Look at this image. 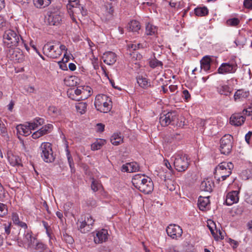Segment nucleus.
<instances>
[{"label":"nucleus","instance_id":"nucleus-9","mask_svg":"<svg viewBox=\"0 0 252 252\" xmlns=\"http://www.w3.org/2000/svg\"><path fill=\"white\" fill-rule=\"evenodd\" d=\"M237 69V64L234 61L222 63L218 69L220 74L234 73Z\"/></svg>","mask_w":252,"mask_h":252},{"label":"nucleus","instance_id":"nucleus-19","mask_svg":"<svg viewBox=\"0 0 252 252\" xmlns=\"http://www.w3.org/2000/svg\"><path fill=\"white\" fill-rule=\"evenodd\" d=\"M35 240L36 238L32 236V233L31 230L25 231L23 240H21L23 243H27L28 247H31L33 246Z\"/></svg>","mask_w":252,"mask_h":252},{"label":"nucleus","instance_id":"nucleus-59","mask_svg":"<svg viewBox=\"0 0 252 252\" xmlns=\"http://www.w3.org/2000/svg\"><path fill=\"white\" fill-rule=\"evenodd\" d=\"M17 2L20 3L24 7L26 8L31 0H16Z\"/></svg>","mask_w":252,"mask_h":252},{"label":"nucleus","instance_id":"nucleus-5","mask_svg":"<svg viewBox=\"0 0 252 252\" xmlns=\"http://www.w3.org/2000/svg\"><path fill=\"white\" fill-rule=\"evenodd\" d=\"M173 160L174 166L179 172H183L186 170L189 165V161L186 155H176L172 158Z\"/></svg>","mask_w":252,"mask_h":252},{"label":"nucleus","instance_id":"nucleus-15","mask_svg":"<svg viewBox=\"0 0 252 252\" xmlns=\"http://www.w3.org/2000/svg\"><path fill=\"white\" fill-rule=\"evenodd\" d=\"M108 231L106 229H101L96 231V235L94 237V242L95 244L102 243L108 239Z\"/></svg>","mask_w":252,"mask_h":252},{"label":"nucleus","instance_id":"nucleus-55","mask_svg":"<svg viewBox=\"0 0 252 252\" xmlns=\"http://www.w3.org/2000/svg\"><path fill=\"white\" fill-rule=\"evenodd\" d=\"M12 220L13 223L17 225L18 223H20V220L17 213H13L12 214Z\"/></svg>","mask_w":252,"mask_h":252},{"label":"nucleus","instance_id":"nucleus-37","mask_svg":"<svg viewBox=\"0 0 252 252\" xmlns=\"http://www.w3.org/2000/svg\"><path fill=\"white\" fill-rule=\"evenodd\" d=\"M171 172L166 171L165 172L164 170L160 171L158 175L159 177L164 181L166 182L168 180H170V178L171 177Z\"/></svg>","mask_w":252,"mask_h":252},{"label":"nucleus","instance_id":"nucleus-43","mask_svg":"<svg viewBox=\"0 0 252 252\" xmlns=\"http://www.w3.org/2000/svg\"><path fill=\"white\" fill-rule=\"evenodd\" d=\"M149 65L151 67L155 68L158 66H162L163 63L161 61H159L156 58H154L149 61Z\"/></svg>","mask_w":252,"mask_h":252},{"label":"nucleus","instance_id":"nucleus-17","mask_svg":"<svg viewBox=\"0 0 252 252\" xmlns=\"http://www.w3.org/2000/svg\"><path fill=\"white\" fill-rule=\"evenodd\" d=\"M239 192L237 190L228 192L226 196V204L228 206H230L234 203H237L239 201Z\"/></svg>","mask_w":252,"mask_h":252},{"label":"nucleus","instance_id":"nucleus-36","mask_svg":"<svg viewBox=\"0 0 252 252\" xmlns=\"http://www.w3.org/2000/svg\"><path fill=\"white\" fill-rule=\"evenodd\" d=\"M76 109L78 112L81 114H84L87 107V104L86 102H81L76 104Z\"/></svg>","mask_w":252,"mask_h":252},{"label":"nucleus","instance_id":"nucleus-1","mask_svg":"<svg viewBox=\"0 0 252 252\" xmlns=\"http://www.w3.org/2000/svg\"><path fill=\"white\" fill-rule=\"evenodd\" d=\"M3 41L4 46L7 48H13L17 46L21 41L22 43H23V40L21 35L15 31L11 29H8L4 32L3 35Z\"/></svg>","mask_w":252,"mask_h":252},{"label":"nucleus","instance_id":"nucleus-28","mask_svg":"<svg viewBox=\"0 0 252 252\" xmlns=\"http://www.w3.org/2000/svg\"><path fill=\"white\" fill-rule=\"evenodd\" d=\"M210 203L209 196H200L198 199V206L200 210L204 211Z\"/></svg>","mask_w":252,"mask_h":252},{"label":"nucleus","instance_id":"nucleus-48","mask_svg":"<svg viewBox=\"0 0 252 252\" xmlns=\"http://www.w3.org/2000/svg\"><path fill=\"white\" fill-rule=\"evenodd\" d=\"M53 126L51 124H48L42 126L40 129L38 130L42 136L47 134L48 132L49 129H51Z\"/></svg>","mask_w":252,"mask_h":252},{"label":"nucleus","instance_id":"nucleus-62","mask_svg":"<svg viewBox=\"0 0 252 252\" xmlns=\"http://www.w3.org/2000/svg\"><path fill=\"white\" fill-rule=\"evenodd\" d=\"M252 136V132L249 131L245 135V140L248 144L250 143V140Z\"/></svg>","mask_w":252,"mask_h":252},{"label":"nucleus","instance_id":"nucleus-29","mask_svg":"<svg viewBox=\"0 0 252 252\" xmlns=\"http://www.w3.org/2000/svg\"><path fill=\"white\" fill-rule=\"evenodd\" d=\"M44 123V119L38 117L35 118L32 122H27V124L30 125V127H31L32 130H34Z\"/></svg>","mask_w":252,"mask_h":252},{"label":"nucleus","instance_id":"nucleus-49","mask_svg":"<svg viewBox=\"0 0 252 252\" xmlns=\"http://www.w3.org/2000/svg\"><path fill=\"white\" fill-rule=\"evenodd\" d=\"M104 144V141L102 140L97 141L91 145V149L93 151L97 150L101 148Z\"/></svg>","mask_w":252,"mask_h":252},{"label":"nucleus","instance_id":"nucleus-7","mask_svg":"<svg viewBox=\"0 0 252 252\" xmlns=\"http://www.w3.org/2000/svg\"><path fill=\"white\" fill-rule=\"evenodd\" d=\"M177 120L178 115L177 112L172 111L161 115L159 118V123L161 126H166L170 124L174 125Z\"/></svg>","mask_w":252,"mask_h":252},{"label":"nucleus","instance_id":"nucleus-11","mask_svg":"<svg viewBox=\"0 0 252 252\" xmlns=\"http://www.w3.org/2000/svg\"><path fill=\"white\" fill-rule=\"evenodd\" d=\"M62 15L59 11H50L48 12L47 21L50 25L58 26L60 25L62 22Z\"/></svg>","mask_w":252,"mask_h":252},{"label":"nucleus","instance_id":"nucleus-57","mask_svg":"<svg viewBox=\"0 0 252 252\" xmlns=\"http://www.w3.org/2000/svg\"><path fill=\"white\" fill-rule=\"evenodd\" d=\"M242 115L251 116L252 115V107H249L247 109H244L242 113Z\"/></svg>","mask_w":252,"mask_h":252},{"label":"nucleus","instance_id":"nucleus-20","mask_svg":"<svg viewBox=\"0 0 252 252\" xmlns=\"http://www.w3.org/2000/svg\"><path fill=\"white\" fill-rule=\"evenodd\" d=\"M102 58L104 63L108 65H112L116 62L117 56L115 53L109 51L105 53Z\"/></svg>","mask_w":252,"mask_h":252},{"label":"nucleus","instance_id":"nucleus-25","mask_svg":"<svg viewBox=\"0 0 252 252\" xmlns=\"http://www.w3.org/2000/svg\"><path fill=\"white\" fill-rule=\"evenodd\" d=\"M136 79L137 83L141 88L146 89L151 87V82L148 78L142 75H139Z\"/></svg>","mask_w":252,"mask_h":252},{"label":"nucleus","instance_id":"nucleus-50","mask_svg":"<svg viewBox=\"0 0 252 252\" xmlns=\"http://www.w3.org/2000/svg\"><path fill=\"white\" fill-rule=\"evenodd\" d=\"M62 239L67 243L72 244L74 242V240L72 236L69 235L67 233H63Z\"/></svg>","mask_w":252,"mask_h":252},{"label":"nucleus","instance_id":"nucleus-38","mask_svg":"<svg viewBox=\"0 0 252 252\" xmlns=\"http://www.w3.org/2000/svg\"><path fill=\"white\" fill-rule=\"evenodd\" d=\"M68 148V145L67 144L66 146V156H67L68 164L69 165L71 170L72 172L73 170L74 171L75 170L74 169V164L73 158H72V156L70 153V152H69Z\"/></svg>","mask_w":252,"mask_h":252},{"label":"nucleus","instance_id":"nucleus-30","mask_svg":"<svg viewBox=\"0 0 252 252\" xmlns=\"http://www.w3.org/2000/svg\"><path fill=\"white\" fill-rule=\"evenodd\" d=\"M123 138L121 135V133H114L110 138V141L111 143L115 146L119 145L123 142Z\"/></svg>","mask_w":252,"mask_h":252},{"label":"nucleus","instance_id":"nucleus-27","mask_svg":"<svg viewBox=\"0 0 252 252\" xmlns=\"http://www.w3.org/2000/svg\"><path fill=\"white\" fill-rule=\"evenodd\" d=\"M147 178L144 175L136 174L133 176L132 179V183L133 185L137 189L143 182H144Z\"/></svg>","mask_w":252,"mask_h":252},{"label":"nucleus","instance_id":"nucleus-2","mask_svg":"<svg viewBox=\"0 0 252 252\" xmlns=\"http://www.w3.org/2000/svg\"><path fill=\"white\" fill-rule=\"evenodd\" d=\"M94 105L97 110L103 113H107L111 109L112 101L106 95L99 94L95 97Z\"/></svg>","mask_w":252,"mask_h":252},{"label":"nucleus","instance_id":"nucleus-26","mask_svg":"<svg viewBox=\"0 0 252 252\" xmlns=\"http://www.w3.org/2000/svg\"><path fill=\"white\" fill-rule=\"evenodd\" d=\"M217 92L221 95H230L232 93V89L228 85H220L217 88Z\"/></svg>","mask_w":252,"mask_h":252},{"label":"nucleus","instance_id":"nucleus-53","mask_svg":"<svg viewBox=\"0 0 252 252\" xmlns=\"http://www.w3.org/2000/svg\"><path fill=\"white\" fill-rule=\"evenodd\" d=\"M50 115H58L60 113L59 109L55 106H50L48 109Z\"/></svg>","mask_w":252,"mask_h":252},{"label":"nucleus","instance_id":"nucleus-64","mask_svg":"<svg viewBox=\"0 0 252 252\" xmlns=\"http://www.w3.org/2000/svg\"><path fill=\"white\" fill-rule=\"evenodd\" d=\"M41 136H42V135H41L40 133L38 130L34 132L32 135V138L35 139H37Z\"/></svg>","mask_w":252,"mask_h":252},{"label":"nucleus","instance_id":"nucleus-31","mask_svg":"<svg viewBox=\"0 0 252 252\" xmlns=\"http://www.w3.org/2000/svg\"><path fill=\"white\" fill-rule=\"evenodd\" d=\"M141 28V26L138 21L136 20L131 21L127 26V29L133 32H137Z\"/></svg>","mask_w":252,"mask_h":252},{"label":"nucleus","instance_id":"nucleus-56","mask_svg":"<svg viewBox=\"0 0 252 252\" xmlns=\"http://www.w3.org/2000/svg\"><path fill=\"white\" fill-rule=\"evenodd\" d=\"M6 192L2 186L0 185V199H3L6 197Z\"/></svg>","mask_w":252,"mask_h":252},{"label":"nucleus","instance_id":"nucleus-32","mask_svg":"<svg viewBox=\"0 0 252 252\" xmlns=\"http://www.w3.org/2000/svg\"><path fill=\"white\" fill-rule=\"evenodd\" d=\"M68 12L71 14H81L82 16H85L87 15V10L84 8V7L81 5L79 7H75V8H73V9L69 10Z\"/></svg>","mask_w":252,"mask_h":252},{"label":"nucleus","instance_id":"nucleus-54","mask_svg":"<svg viewBox=\"0 0 252 252\" xmlns=\"http://www.w3.org/2000/svg\"><path fill=\"white\" fill-rule=\"evenodd\" d=\"M0 130L2 136H4L7 133V129L4 124L0 118Z\"/></svg>","mask_w":252,"mask_h":252},{"label":"nucleus","instance_id":"nucleus-22","mask_svg":"<svg viewBox=\"0 0 252 252\" xmlns=\"http://www.w3.org/2000/svg\"><path fill=\"white\" fill-rule=\"evenodd\" d=\"M138 170V164L137 163L135 162L126 163V164L123 165L121 168V171L122 172H127L129 173L136 172Z\"/></svg>","mask_w":252,"mask_h":252},{"label":"nucleus","instance_id":"nucleus-52","mask_svg":"<svg viewBox=\"0 0 252 252\" xmlns=\"http://www.w3.org/2000/svg\"><path fill=\"white\" fill-rule=\"evenodd\" d=\"M85 221L86 222L87 225L90 227V230L92 229V227L94 224V220L92 217L90 216H88L87 218L85 217Z\"/></svg>","mask_w":252,"mask_h":252},{"label":"nucleus","instance_id":"nucleus-14","mask_svg":"<svg viewBox=\"0 0 252 252\" xmlns=\"http://www.w3.org/2000/svg\"><path fill=\"white\" fill-rule=\"evenodd\" d=\"M11 49L9 50L8 57L11 60L20 62L22 61L23 55L22 51L19 48Z\"/></svg>","mask_w":252,"mask_h":252},{"label":"nucleus","instance_id":"nucleus-63","mask_svg":"<svg viewBox=\"0 0 252 252\" xmlns=\"http://www.w3.org/2000/svg\"><path fill=\"white\" fill-rule=\"evenodd\" d=\"M141 46V45L140 43L137 44H131L130 45H129V48H131L133 50H136L137 49H139Z\"/></svg>","mask_w":252,"mask_h":252},{"label":"nucleus","instance_id":"nucleus-40","mask_svg":"<svg viewBox=\"0 0 252 252\" xmlns=\"http://www.w3.org/2000/svg\"><path fill=\"white\" fill-rule=\"evenodd\" d=\"M81 5L80 3L79 0H69L68 1V3L67 5V8L68 10H70L73 9V8H75V7H77Z\"/></svg>","mask_w":252,"mask_h":252},{"label":"nucleus","instance_id":"nucleus-12","mask_svg":"<svg viewBox=\"0 0 252 252\" xmlns=\"http://www.w3.org/2000/svg\"><path fill=\"white\" fill-rule=\"evenodd\" d=\"M85 91L75 88H70L67 91L68 96L72 100L79 101L80 99H84L86 97H83L82 94H84Z\"/></svg>","mask_w":252,"mask_h":252},{"label":"nucleus","instance_id":"nucleus-45","mask_svg":"<svg viewBox=\"0 0 252 252\" xmlns=\"http://www.w3.org/2000/svg\"><path fill=\"white\" fill-rule=\"evenodd\" d=\"M47 249V246L40 242H37L34 247V249L37 252H44Z\"/></svg>","mask_w":252,"mask_h":252},{"label":"nucleus","instance_id":"nucleus-23","mask_svg":"<svg viewBox=\"0 0 252 252\" xmlns=\"http://www.w3.org/2000/svg\"><path fill=\"white\" fill-rule=\"evenodd\" d=\"M16 130L17 132L20 134L25 136H27L31 133V127H30V125L27 124V122L26 125H19L16 126Z\"/></svg>","mask_w":252,"mask_h":252},{"label":"nucleus","instance_id":"nucleus-51","mask_svg":"<svg viewBox=\"0 0 252 252\" xmlns=\"http://www.w3.org/2000/svg\"><path fill=\"white\" fill-rule=\"evenodd\" d=\"M7 213V209L6 205L0 202V217H3Z\"/></svg>","mask_w":252,"mask_h":252},{"label":"nucleus","instance_id":"nucleus-33","mask_svg":"<svg viewBox=\"0 0 252 252\" xmlns=\"http://www.w3.org/2000/svg\"><path fill=\"white\" fill-rule=\"evenodd\" d=\"M211 58L209 56H205L200 61L201 68L205 71H208L210 68Z\"/></svg>","mask_w":252,"mask_h":252},{"label":"nucleus","instance_id":"nucleus-60","mask_svg":"<svg viewBox=\"0 0 252 252\" xmlns=\"http://www.w3.org/2000/svg\"><path fill=\"white\" fill-rule=\"evenodd\" d=\"M104 126H105L101 123L97 124L96 126L97 131H98V132L103 131L104 129Z\"/></svg>","mask_w":252,"mask_h":252},{"label":"nucleus","instance_id":"nucleus-41","mask_svg":"<svg viewBox=\"0 0 252 252\" xmlns=\"http://www.w3.org/2000/svg\"><path fill=\"white\" fill-rule=\"evenodd\" d=\"M106 10V19H110L112 18L114 12V8L111 4L105 5Z\"/></svg>","mask_w":252,"mask_h":252},{"label":"nucleus","instance_id":"nucleus-42","mask_svg":"<svg viewBox=\"0 0 252 252\" xmlns=\"http://www.w3.org/2000/svg\"><path fill=\"white\" fill-rule=\"evenodd\" d=\"M75 77L71 76H67L64 79V84L68 86H73L76 85V82L74 81Z\"/></svg>","mask_w":252,"mask_h":252},{"label":"nucleus","instance_id":"nucleus-24","mask_svg":"<svg viewBox=\"0 0 252 252\" xmlns=\"http://www.w3.org/2000/svg\"><path fill=\"white\" fill-rule=\"evenodd\" d=\"M214 187V183L213 181L207 179L201 182L200 185V189L202 191L211 192L213 190Z\"/></svg>","mask_w":252,"mask_h":252},{"label":"nucleus","instance_id":"nucleus-13","mask_svg":"<svg viewBox=\"0 0 252 252\" xmlns=\"http://www.w3.org/2000/svg\"><path fill=\"white\" fill-rule=\"evenodd\" d=\"M154 189V184L151 179L148 177L145 179L144 182L141 184V185L137 188L140 191L149 194Z\"/></svg>","mask_w":252,"mask_h":252},{"label":"nucleus","instance_id":"nucleus-16","mask_svg":"<svg viewBox=\"0 0 252 252\" xmlns=\"http://www.w3.org/2000/svg\"><path fill=\"white\" fill-rule=\"evenodd\" d=\"M246 120L245 117L242 113H235L231 115L230 118V123L235 126H240L244 124Z\"/></svg>","mask_w":252,"mask_h":252},{"label":"nucleus","instance_id":"nucleus-39","mask_svg":"<svg viewBox=\"0 0 252 252\" xmlns=\"http://www.w3.org/2000/svg\"><path fill=\"white\" fill-rule=\"evenodd\" d=\"M78 227L80 232L83 233H85L90 231V227H88L85 220L80 222Z\"/></svg>","mask_w":252,"mask_h":252},{"label":"nucleus","instance_id":"nucleus-10","mask_svg":"<svg viewBox=\"0 0 252 252\" xmlns=\"http://www.w3.org/2000/svg\"><path fill=\"white\" fill-rule=\"evenodd\" d=\"M166 230L167 235L173 239H178L182 236L183 233L182 228L175 224H169Z\"/></svg>","mask_w":252,"mask_h":252},{"label":"nucleus","instance_id":"nucleus-3","mask_svg":"<svg viewBox=\"0 0 252 252\" xmlns=\"http://www.w3.org/2000/svg\"><path fill=\"white\" fill-rule=\"evenodd\" d=\"M233 168V165L231 162H223L219 164L215 168V177L216 178L218 177L217 180H220V178L222 181L225 180L227 177H229L231 174V170Z\"/></svg>","mask_w":252,"mask_h":252},{"label":"nucleus","instance_id":"nucleus-21","mask_svg":"<svg viewBox=\"0 0 252 252\" xmlns=\"http://www.w3.org/2000/svg\"><path fill=\"white\" fill-rule=\"evenodd\" d=\"M250 95L249 91L244 89L238 90L234 94L235 101H241L246 99Z\"/></svg>","mask_w":252,"mask_h":252},{"label":"nucleus","instance_id":"nucleus-18","mask_svg":"<svg viewBox=\"0 0 252 252\" xmlns=\"http://www.w3.org/2000/svg\"><path fill=\"white\" fill-rule=\"evenodd\" d=\"M7 159L11 165L13 166H22L21 160L19 156L14 155L12 151H8L7 153Z\"/></svg>","mask_w":252,"mask_h":252},{"label":"nucleus","instance_id":"nucleus-6","mask_svg":"<svg viewBox=\"0 0 252 252\" xmlns=\"http://www.w3.org/2000/svg\"><path fill=\"white\" fill-rule=\"evenodd\" d=\"M233 137L230 134L224 135L220 140V151L221 154L227 155L230 153L232 148Z\"/></svg>","mask_w":252,"mask_h":252},{"label":"nucleus","instance_id":"nucleus-61","mask_svg":"<svg viewBox=\"0 0 252 252\" xmlns=\"http://www.w3.org/2000/svg\"><path fill=\"white\" fill-rule=\"evenodd\" d=\"M183 97L184 99L186 100H188L189 98L190 97V95L189 94L188 90H185L183 91Z\"/></svg>","mask_w":252,"mask_h":252},{"label":"nucleus","instance_id":"nucleus-46","mask_svg":"<svg viewBox=\"0 0 252 252\" xmlns=\"http://www.w3.org/2000/svg\"><path fill=\"white\" fill-rule=\"evenodd\" d=\"M146 30L148 35H153L157 32L156 27L150 24L146 26Z\"/></svg>","mask_w":252,"mask_h":252},{"label":"nucleus","instance_id":"nucleus-47","mask_svg":"<svg viewBox=\"0 0 252 252\" xmlns=\"http://www.w3.org/2000/svg\"><path fill=\"white\" fill-rule=\"evenodd\" d=\"M226 23L227 26L235 27L239 24L240 20L237 18H233L228 19Z\"/></svg>","mask_w":252,"mask_h":252},{"label":"nucleus","instance_id":"nucleus-35","mask_svg":"<svg viewBox=\"0 0 252 252\" xmlns=\"http://www.w3.org/2000/svg\"><path fill=\"white\" fill-rule=\"evenodd\" d=\"M34 5L37 8L45 7L51 3V0H33Z\"/></svg>","mask_w":252,"mask_h":252},{"label":"nucleus","instance_id":"nucleus-4","mask_svg":"<svg viewBox=\"0 0 252 252\" xmlns=\"http://www.w3.org/2000/svg\"><path fill=\"white\" fill-rule=\"evenodd\" d=\"M40 156L44 161L52 162L55 160V157L52 148V145L49 142H43L39 147Z\"/></svg>","mask_w":252,"mask_h":252},{"label":"nucleus","instance_id":"nucleus-34","mask_svg":"<svg viewBox=\"0 0 252 252\" xmlns=\"http://www.w3.org/2000/svg\"><path fill=\"white\" fill-rule=\"evenodd\" d=\"M209 10L205 7H197L194 9V13L197 16H205L208 14Z\"/></svg>","mask_w":252,"mask_h":252},{"label":"nucleus","instance_id":"nucleus-44","mask_svg":"<svg viewBox=\"0 0 252 252\" xmlns=\"http://www.w3.org/2000/svg\"><path fill=\"white\" fill-rule=\"evenodd\" d=\"M102 187V186L99 181L93 179V181L91 184V188L92 190L96 192L99 190Z\"/></svg>","mask_w":252,"mask_h":252},{"label":"nucleus","instance_id":"nucleus-58","mask_svg":"<svg viewBox=\"0 0 252 252\" xmlns=\"http://www.w3.org/2000/svg\"><path fill=\"white\" fill-rule=\"evenodd\" d=\"M244 5L247 8L252 9V0H245Z\"/></svg>","mask_w":252,"mask_h":252},{"label":"nucleus","instance_id":"nucleus-8","mask_svg":"<svg viewBox=\"0 0 252 252\" xmlns=\"http://www.w3.org/2000/svg\"><path fill=\"white\" fill-rule=\"evenodd\" d=\"M43 52L45 55L52 59L58 58L62 54L59 48L52 45L50 43H47L44 45L43 47Z\"/></svg>","mask_w":252,"mask_h":252}]
</instances>
